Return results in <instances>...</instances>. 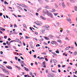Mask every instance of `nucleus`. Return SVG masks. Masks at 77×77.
<instances>
[{"label":"nucleus","mask_w":77,"mask_h":77,"mask_svg":"<svg viewBox=\"0 0 77 77\" xmlns=\"http://www.w3.org/2000/svg\"><path fill=\"white\" fill-rule=\"evenodd\" d=\"M69 22V23H72L71 22V19L69 18H67L66 19Z\"/></svg>","instance_id":"obj_1"},{"label":"nucleus","mask_w":77,"mask_h":77,"mask_svg":"<svg viewBox=\"0 0 77 77\" xmlns=\"http://www.w3.org/2000/svg\"><path fill=\"white\" fill-rule=\"evenodd\" d=\"M46 13L47 14H48H48L49 13V12L48 11H47V10H44L43 11V13Z\"/></svg>","instance_id":"obj_2"},{"label":"nucleus","mask_w":77,"mask_h":77,"mask_svg":"<svg viewBox=\"0 0 77 77\" xmlns=\"http://www.w3.org/2000/svg\"><path fill=\"white\" fill-rule=\"evenodd\" d=\"M19 41V39L18 38H16V40H12L10 42H18Z\"/></svg>","instance_id":"obj_3"},{"label":"nucleus","mask_w":77,"mask_h":77,"mask_svg":"<svg viewBox=\"0 0 77 77\" xmlns=\"http://www.w3.org/2000/svg\"><path fill=\"white\" fill-rule=\"evenodd\" d=\"M45 29L48 30H49V29H50V26H45Z\"/></svg>","instance_id":"obj_4"},{"label":"nucleus","mask_w":77,"mask_h":77,"mask_svg":"<svg viewBox=\"0 0 77 77\" xmlns=\"http://www.w3.org/2000/svg\"><path fill=\"white\" fill-rule=\"evenodd\" d=\"M6 67L8 69H12V67H11V66H6Z\"/></svg>","instance_id":"obj_5"},{"label":"nucleus","mask_w":77,"mask_h":77,"mask_svg":"<svg viewBox=\"0 0 77 77\" xmlns=\"http://www.w3.org/2000/svg\"><path fill=\"white\" fill-rule=\"evenodd\" d=\"M40 17H41V18H42V20H46V18H45L42 17V16H40Z\"/></svg>","instance_id":"obj_6"},{"label":"nucleus","mask_w":77,"mask_h":77,"mask_svg":"<svg viewBox=\"0 0 77 77\" xmlns=\"http://www.w3.org/2000/svg\"><path fill=\"white\" fill-rule=\"evenodd\" d=\"M0 68H1V69H2L4 68H5V67L2 65H0Z\"/></svg>","instance_id":"obj_7"},{"label":"nucleus","mask_w":77,"mask_h":77,"mask_svg":"<svg viewBox=\"0 0 77 77\" xmlns=\"http://www.w3.org/2000/svg\"><path fill=\"white\" fill-rule=\"evenodd\" d=\"M63 7V8H65L66 7V6H65V4H64V2H63L62 3V5Z\"/></svg>","instance_id":"obj_8"},{"label":"nucleus","mask_w":77,"mask_h":77,"mask_svg":"<svg viewBox=\"0 0 77 77\" xmlns=\"http://www.w3.org/2000/svg\"><path fill=\"white\" fill-rule=\"evenodd\" d=\"M48 16H51V18H53V14H50V13H48Z\"/></svg>","instance_id":"obj_9"},{"label":"nucleus","mask_w":77,"mask_h":77,"mask_svg":"<svg viewBox=\"0 0 77 77\" xmlns=\"http://www.w3.org/2000/svg\"><path fill=\"white\" fill-rule=\"evenodd\" d=\"M51 53H52V54H54V56H56V57H57V54H56L54 52H52Z\"/></svg>","instance_id":"obj_10"},{"label":"nucleus","mask_w":77,"mask_h":77,"mask_svg":"<svg viewBox=\"0 0 77 77\" xmlns=\"http://www.w3.org/2000/svg\"><path fill=\"white\" fill-rule=\"evenodd\" d=\"M21 6L22 7H25V8H28V7L27 6L25 5L24 4H22V5Z\"/></svg>","instance_id":"obj_11"},{"label":"nucleus","mask_w":77,"mask_h":77,"mask_svg":"<svg viewBox=\"0 0 77 77\" xmlns=\"http://www.w3.org/2000/svg\"><path fill=\"white\" fill-rule=\"evenodd\" d=\"M2 70L4 72H5V73H6V72L7 71V70L5 69V68L3 69Z\"/></svg>","instance_id":"obj_12"},{"label":"nucleus","mask_w":77,"mask_h":77,"mask_svg":"<svg viewBox=\"0 0 77 77\" xmlns=\"http://www.w3.org/2000/svg\"><path fill=\"white\" fill-rule=\"evenodd\" d=\"M43 64L44 65L43 67L44 68H46V66H45V62H43Z\"/></svg>","instance_id":"obj_13"},{"label":"nucleus","mask_w":77,"mask_h":77,"mask_svg":"<svg viewBox=\"0 0 77 77\" xmlns=\"http://www.w3.org/2000/svg\"><path fill=\"white\" fill-rule=\"evenodd\" d=\"M44 38H45V39H46V40H49V38H48L47 37H45V36L44 37Z\"/></svg>","instance_id":"obj_14"},{"label":"nucleus","mask_w":77,"mask_h":77,"mask_svg":"<svg viewBox=\"0 0 77 77\" xmlns=\"http://www.w3.org/2000/svg\"><path fill=\"white\" fill-rule=\"evenodd\" d=\"M77 54V52H75L73 54V56H75V55H76Z\"/></svg>","instance_id":"obj_15"},{"label":"nucleus","mask_w":77,"mask_h":77,"mask_svg":"<svg viewBox=\"0 0 77 77\" xmlns=\"http://www.w3.org/2000/svg\"><path fill=\"white\" fill-rule=\"evenodd\" d=\"M48 38H53V36L52 35H49L48 36Z\"/></svg>","instance_id":"obj_16"},{"label":"nucleus","mask_w":77,"mask_h":77,"mask_svg":"<svg viewBox=\"0 0 77 77\" xmlns=\"http://www.w3.org/2000/svg\"><path fill=\"white\" fill-rule=\"evenodd\" d=\"M24 68H25V70H26V71H29V69H27V68L26 67H24Z\"/></svg>","instance_id":"obj_17"},{"label":"nucleus","mask_w":77,"mask_h":77,"mask_svg":"<svg viewBox=\"0 0 77 77\" xmlns=\"http://www.w3.org/2000/svg\"><path fill=\"white\" fill-rule=\"evenodd\" d=\"M45 8L47 9H50V8L48 6H46Z\"/></svg>","instance_id":"obj_18"},{"label":"nucleus","mask_w":77,"mask_h":77,"mask_svg":"<svg viewBox=\"0 0 77 77\" xmlns=\"http://www.w3.org/2000/svg\"><path fill=\"white\" fill-rule=\"evenodd\" d=\"M17 8H18L19 9H20V10H22V8L21 7L19 6H17Z\"/></svg>","instance_id":"obj_19"},{"label":"nucleus","mask_w":77,"mask_h":77,"mask_svg":"<svg viewBox=\"0 0 77 77\" xmlns=\"http://www.w3.org/2000/svg\"><path fill=\"white\" fill-rule=\"evenodd\" d=\"M5 73H6V74H8V75H9V71H8V70H7L6 71Z\"/></svg>","instance_id":"obj_20"},{"label":"nucleus","mask_w":77,"mask_h":77,"mask_svg":"<svg viewBox=\"0 0 77 77\" xmlns=\"http://www.w3.org/2000/svg\"><path fill=\"white\" fill-rule=\"evenodd\" d=\"M65 40H67V41H70V40L68 38V37H66L65 39Z\"/></svg>","instance_id":"obj_21"},{"label":"nucleus","mask_w":77,"mask_h":77,"mask_svg":"<svg viewBox=\"0 0 77 77\" xmlns=\"http://www.w3.org/2000/svg\"><path fill=\"white\" fill-rule=\"evenodd\" d=\"M53 60L54 63H56L57 62V60H56L54 59Z\"/></svg>","instance_id":"obj_22"},{"label":"nucleus","mask_w":77,"mask_h":77,"mask_svg":"<svg viewBox=\"0 0 77 77\" xmlns=\"http://www.w3.org/2000/svg\"><path fill=\"white\" fill-rule=\"evenodd\" d=\"M38 41H40V42H41L42 41H44V39L43 38H42L40 40H38Z\"/></svg>","instance_id":"obj_23"},{"label":"nucleus","mask_w":77,"mask_h":77,"mask_svg":"<svg viewBox=\"0 0 77 77\" xmlns=\"http://www.w3.org/2000/svg\"><path fill=\"white\" fill-rule=\"evenodd\" d=\"M56 43V42L53 41V42H51V44H54L55 43Z\"/></svg>","instance_id":"obj_24"},{"label":"nucleus","mask_w":77,"mask_h":77,"mask_svg":"<svg viewBox=\"0 0 77 77\" xmlns=\"http://www.w3.org/2000/svg\"><path fill=\"white\" fill-rule=\"evenodd\" d=\"M57 42H60V43H62V42L60 41V40H57Z\"/></svg>","instance_id":"obj_25"},{"label":"nucleus","mask_w":77,"mask_h":77,"mask_svg":"<svg viewBox=\"0 0 77 77\" xmlns=\"http://www.w3.org/2000/svg\"><path fill=\"white\" fill-rule=\"evenodd\" d=\"M69 50V48H68V47H66L65 50V51H67V50Z\"/></svg>","instance_id":"obj_26"},{"label":"nucleus","mask_w":77,"mask_h":77,"mask_svg":"<svg viewBox=\"0 0 77 77\" xmlns=\"http://www.w3.org/2000/svg\"><path fill=\"white\" fill-rule=\"evenodd\" d=\"M4 75L2 74H0V77H4Z\"/></svg>","instance_id":"obj_27"},{"label":"nucleus","mask_w":77,"mask_h":77,"mask_svg":"<svg viewBox=\"0 0 77 77\" xmlns=\"http://www.w3.org/2000/svg\"><path fill=\"white\" fill-rule=\"evenodd\" d=\"M41 32H42V33H44V32H45V30L43 29V30H42Z\"/></svg>","instance_id":"obj_28"},{"label":"nucleus","mask_w":77,"mask_h":77,"mask_svg":"<svg viewBox=\"0 0 77 77\" xmlns=\"http://www.w3.org/2000/svg\"><path fill=\"white\" fill-rule=\"evenodd\" d=\"M41 8H39L37 11V12H39V11H40V10H41Z\"/></svg>","instance_id":"obj_29"},{"label":"nucleus","mask_w":77,"mask_h":77,"mask_svg":"<svg viewBox=\"0 0 77 77\" xmlns=\"http://www.w3.org/2000/svg\"><path fill=\"white\" fill-rule=\"evenodd\" d=\"M55 8H58V6H57V4L55 3Z\"/></svg>","instance_id":"obj_30"},{"label":"nucleus","mask_w":77,"mask_h":77,"mask_svg":"<svg viewBox=\"0 0 77 77\" xmlns=\"http://www.w3.org/2000/svg\"><path fill=\"white\" fill-rule=\"evenodd\" d=\"M75 11H77V7L76 6H75Z\"/></svg>","instance_id":"obj_31"},{"label":"nucleus","mask_w":77,"mask_h":77,"mask_svg":"<svg viewBox=\"0 0 77 77\" xmlns=\"http://www.w3.org/2000/svg\"><path fill=\"white\" fill-rule=\"evenodd\" d=\"M23 26L24 27H26V29H27V27H26V25L25 24H23Z\"/></svg>","instance_id":"obj_32"},{"label":"nucleus","mask_w":77,"mask_h":77,"mask_svg":"<svg viewBox=\"0 0 77 77\" xmlns=\"http://www.w3.org/2000/svg\"><path fill=\"white\" fill-rule=\"evenodd\" d=\"M21 64H22V65H24V66H26V64L25 63H21Z\"/></svg>","instance_id":"obj_33"},{"label":"nucleus","mask_w":77,"mask_h":77,"mask_svg":"<svg viewBox=\"0 0 77 77\" xmlns=\"http://www.w3.org/2000/svg\"><path fill=\"white\" fill-rule=\"evenodd\" d=\"M4 3H5V5H6V4L8 5V2H6V1H5Z\"/></svg>","instance_id":"obj_34"},{"label":"nucleus","mask_w":77,"mask_h":77,"mask_svg":"<svg viewBox=\"0 0 77 77\" xmlns=\"http://www.w3.org/2000/svg\"><path fill=\"white\" fill-rule=\"evenodd\" d=\"M40 24H41L42 25V23H41V22H40V23H38V26H40Z\"/></svg>","instance_id":"obj_35"},{"label":"nucleus","mask_w":77,"mask_h":77,"mask_svg":"<svg viewBox=\"0 0 77 77\" xmlns=\"http://www.w3.org/2000/svg\"><path fill=\"white\" fill-rule=\"evenodd\" d=\"M51 71H52L53 72H55V73H56L57 72L55 70H51Z\"/></svg>","instance_id":"obj_36"},{"label":"nucleus","mask_w":77,"mask_h":77,"mask_svg":"<svg viewBox=\"0 0 77 77\" xmlns=\"http://www.w3.org/2000/svg\"><path fill=\"white\" fill-rule=\"evenodd\" d=\"M44 59V58L43 57H41V58H39V60H41V59Z\"/></svg>","instance_id":"obj_37"},{"label":"nucleus","mask_w":77,"mask_h":77,"mask_svg":"<svg viewBox=\"0 0 77 77\" xmlns=\"http://www.w3.org/2000/svg\"><path fill=\"white\" fill-rule=\"evenodd\" d=\"M55 16H57L58 15V13H54Z\"/></svg>","instance_id":"obj_38"},{"label":"nucleus","mask_w":77,"mask_h":77,"mask_svg":"<svg viewBox=\"0 0 77 77\" xmlns=\"http://www.w3.org/2000/svg\"><path fill=\"white\" fill-rule=\"evenodd\" d=\"M66 32H67V33H69L70 32V31L68 30H67Z\"/></svg>","instance_id":"obj_39"},{"label":"nucleus","mask_w":77,"mask_h":77,"mask_svg":"<svg viewBox=\"0 0 77 77\" xmlns=\"http://www.w3.org/2000/svg\"><path fill=\"white\" fill-rule=\"evenodd\" d=\"M67 5L68 6H71V4H69V3L67 2Z\"/></svg>","instance_id":"obj_40"},{"label":"nucleus","mask_w":77,"mask_h":77,"mask_svg":"<svg viewBox=\"0 0 77 77\" xmlns=\"http://www.w3.org/2000/svg\"><path fill=\"white\" fill-rule=\"evenodd\" d=\"M55 51L56 53H58V54L59 53V51Z\"/></svg>","instance_id":"obj_41"},{"label":"nucleus","mask_w":77,"mask_h":77,"mask_svg":"<svg viewBox=\"0 0 77 77\" xmlns=\"http://www.w3.org/2000/svg\"><path fill=\"white\" fill-rule=\"evenodd\" d=\"M14 27H17V25L15 24H14Z\"/></svg>","instance_id":"obj_42"},{"label":"nucleus","mask_w":77,"mask_h":77,"mask_svg":"<svg viewBox=\"0 0 77 77\" xmlns=\"http://www.w3.org/2000/svg\"><path fill=\"white\" fill-rule=\"evenodd\" d=\"M33 39H35V41H38V39L36 38H33Z\"/></svg>","instance_id":"obj_43"},{"label":"nucleus","mask_w":77,"mask_h":77,"mask_svg":"<svg viewBox=\"0 0 77 77\" xmlns=\"http://www.w3.org/2000/svg\"><path fill=\"white\" fill-rule=\"evenodd\" d=\"M33 57H34V58H36V55H34V56H33Z\"/></svg>","instance_id":"obj_44"},{"label":"nucleus","mask_w":77,"mask_h":77,"mask_svg":"<svg viewBox=\"0 0 77 77\" xmlns=\"http://www.w3.org/2000/svg\"><path fill=\"white\" fill-rule=\"evenodd\" d=\"M42 54H45V55H46V53H45V52H43V53H42Z\"/></svg>","instance_id":"obj_45"},{"label":"nucleus","mask_w":77,"mask_h":77,"mask_svg":"<svg viewBox=\"0 0 77 77\" xmlns=\"http://www.w3.org/2000/svg\"><path fill=\"white\" fill-rule=\"evenodd\" d=\"M45 72H46V73H48V70L47 69L46 70Z\"/></svg>","instance_id":"obj_46"},{"label":"nucleus","mask_w":77,"mask_h":77,"mask_svg":"<svg viewBox=\"0 0 77 77\" xmlns=\"http://www.w3.org/2000/svg\"><path fill=\"white\" fill-rule=\"evenodd\" d=\"M44 45H47V43L46 42H44Z\"/></svg>","instance_id":"obj_47"},{"label":"nucleus","mask_w":77,"mask_h":77,"mask_svg":"<svg viewBox=\"0 0 77 77\" xmlns=\"http://www.w3.org/2000/svg\"><path fill=\"white\" fill-rule=\"evenodd\" d=\"M68 69L69 70H71V67H68Z\"/></svg>","instance_id":"obj_48"},{"label":"nucleus","mask_w":77,"mask_h":77,"mask_svg":"<svg viewBox=\"0 0 77 77\" xmlns=\"http://www.w3.org/2000/svg\"><path fill=\"white\" fill-rule=\"evenodd\" d=\"M3 63H5V64H6V63H7V62L6 61H4L3 62Z\"/></svg>","instance_id":"obj_49"},{"label":"nucleus","mask_w":77,"mask_h":77,"mask_svg":"<svg viewBox=\"0 0 77 77\" xmlns=\"http://www.w3.org/2000/svg\"><path fill=\"white\" fill-rule=\"evenodd\" d=\"M71 48H72V50H74V47H72V46H71Z\"/></svg>","instance_id":"obj_50"},{"label":"nucleus","mask_w":77,"mask_h":77,"mask_svg":"<svg viewBox=\"0 0 77 77\" xmlns=\"http://www.w3.org/2000/svg\"><path fill=\"white\" fill-rule=\"evenodd\" d=\"M75 45L77 47V43H76V42H75Z\"/></svg>","instance_id":"obj_51"},{"label":"nucleus","mask_w":77,"mask_h":77,"mask_svg":"<svg viewBox=\"0 0 77 77\" xmlns=\"http://www.w3.org/2000/svg\"><path fill=\"white\" fill-rule=\"evenodd\" d=\"M4 38H5V39H7V36H5Z\"/></svg>","instance_id":"obj_52"},{"label":"nucleus","mask_w":77,"mask_h":77,"mask_svg":"<svg viewBox=\"0 0 77 77\" xmlns=\"http://www.w3.org/2000/svg\"><path fill=\"white\" fill-rule=\"evenodd\" d=\"M15 58L16 60H17V59H18V57H15Z\"/></svg>","instance_id":"obj_53"},{"label":"nucleus","mask_w":77,"mask_h":77,"mask_svg":"<svg viewBox=\"0 0 77 77\" xmlns=\"http://www.w3.org/2000/svg\"><path fill=\"white\" fill-rule=\"evenodd\" d=\"M18 69L19 70H20L21 69V68L20 67H18Z\"/></svg>","instance_id":"obj_54"},{"label":"nucleus","mask_w":77,"mask_h":77,"mask_svg":"<svg viewBox=\"0 0 77 77\" xmlns=\"http://www.w3.org/2000/svg\"><path fill=\"white\" fill-rule=\"evenodd\" d=\"M19 42V43H21V41H20V40H19L17 42Z\"/></svg>","instance_id":"obj_55"},{"label":"nucleus","mask_w":77,"mask_h":77,"mask_svg":"<svg viewBox=\"0 0 77 77\" xmlns=\"http://www.w3.org/2000/svg\"><path fill=\"white\" fill-rule=\"evenodd\" d=\"M8 41H11V38H9L8 39Z\"/></svg>","instance_id":"obj_56"},{"label":"nucleus","mask_w":77,"mask_h":77,"mask_svg":"<svg viewBox=\"0 0 77 77\" xmlns=\"http://www.w3.org/2000/svg\"><path fill=\"white\" fill-rule=\"evenodd\" d=\"M20 57V58H21V59H22V60H24V58H23V57Z\"/></svg>","instance_id":"obj_57"},{"label":"nucleus","mask_w":77,"mask_h":77,"mask_svg":"<svg viewBox=\"0 0 77 77\" xmlns=\"http://www.w3.org/2000/svg\"><path fill=\"white\" fill-rule=\"evenodd\" d=\"M29 54H32V51H30V52H29Z\"/></svg>","instance_id":"obj_58"},{"label":"nucleus","mask_w":77,"mask_h":77,"mask_svg":"<svg viewBox=\"0 0 77 77\" xmlns=\"http://www.w3.org/2000/svg\"><path fill=\"white\" fill-rule=\"evenodd\" d=\"M52 11H54L53 12H55V11H56V10H55V9H52Z\"/></svg>","instance_id":"obj_59"},{"label":"nucleus","mask_w":77,"mask_h":77,"mask_svg":"<svg viewBox=\"0 0 77 77\" xmlns=\"http://www.w3.org/2000/svg\"><path fill=\"white\" fill-rule=\"evenodd\" d=\"M56 24L57 26H58L59 25V23H57Z\"/></svg>","instance_id":"obj_60"},{"label":"nucleus","mask_w":77,"mask_h":77,"mask_svg":"<svg viewBox=\"0 0 77 77\" xmlns=\"http://www.w3.org/2000/svg\"><path fill=\"white\" fill-rule=\"evenodd\" d=\"M35 14L36 15H37V16H38V15H39V14H38V13H36Z\"/></svg>","instance_id":"obj_61"},{"label":"nucleus","mask_w":77,"mask_h":77,"mask_svg":"<svg viewBox=\"0 0 77 77\" xmlns=\"http://www.w3.org/2000/svg\"><path fill=\"white\" fill-rule=\"evenodd\" d=\"M0 53L1 54H3V52L1 51Z\"/></svg>","instance_id":"obj_62"},{"label":"nucleus","mask_w":77,"mask_h":77,"mask_svg":"<svg viewBox=\"0 0 77 77\" xmlns=\"http://www.w3.org/2000/svg\"><path fill=\"white\" fill-rule=\"evenodd\" d=\"M35 34L36 35H38V32H35Z\"/></svg>","instance_id":"obj_63"},{"label":"nucleus","mask_w":77,"mask_h":77,"mask_svg":"<svg viewBox=\"0 0 77 77\" xmlns=\"http://www.w3.org/2000/svg\"><path fill=\"white\" fill-rule=\"evenodd\" d=\"M45 59L46 60V61H48V60L47 59V58H45Z\"/></svg>","instance_id":"obj_64"}]
</instances>
